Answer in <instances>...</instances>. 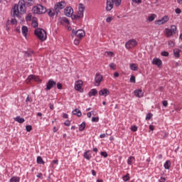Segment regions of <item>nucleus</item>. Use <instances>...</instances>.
<instances>
[{
    "instance_id": "nucleus-1",
    "label": "nucleus",
    "mask_w": 182,
    "mask_h": 182,
    "mask_svg": "<svg viewBox=\"0 0 182 182\" xmlns=\"http://www.w3.org/2000/svg\"><path fill=\"white\" fill-rule=\"evenodd\" d=\"M26 4L22 0H20L18 4H15L13 8L12 14L14 18H18L19 13L21 14H26Z\"/></svg>"
},
{
    "instance_id": "nucleus-2",
    "label": "nucleus",
    "mask_w": 182,
    "mask_h": 182,
    "mask_svg": "<svg viewBox=\"0 0 182 182\" xmlns=\"http://www.w3.org/2000/svg\"><path fill=\"white\" fill-rule=\"evenodd\" d=\"M34 34L37 38L41 41V42H43L46 41L47 34L46 31H45L43 28H37L34 31Z\"/></svg>"
},
{
    "instance_id": "nucleus-3",
    "label": "nucleus",
    "mask_w": 182,
    "mask_h": 182,
    "mask_svg": "<svg viewBox=\"0 0 182 182\" xmlns=\"http://www.w3.org/2000/svg\"><path fill=\"white\" fill-rule=\"evenodd\" d=\"M46 7L43 6L42 4H38L34 6L32 9V12L36 15H42V14H46Z\"/></svg>"
},
{
    "instance_id": "nucleus-4",
    "label": "nucleus",
    "mask_w": 182,
    "mask_h": 182,
    "mask_svg": "<svg viewBox=\"0 0 182 182\" xmlns=\"http://www.w3.org/2000/svg\"><path fill=\"white\" fill-rule=\"evenodd\" d=\"M177 33V27L175 25L171 26V28H165V36L166 38H171L173 35Z\"/></svg>"
},
{
    "instance_id": "nucleus-5",
    "label": "nucleus",
    "mask_w": 182,
    "mask_h": 182,
    "mask_svg": "<svg viewBox=\"0 0 182 182\" xmlns=\"http://www.w3.org/2000/svg\"><path fill=\"white\" fill-rule=\"evenodd\" d=\"M78 12L77 15H73L72 19H82L83 18V13L85 12V6L82 4H79Z\"/></svg>"
},
{
    "instance_id": "nucleus-6",
    "label": "nucleus",
    "mask_w": 182,
    "mask_h": 182,
    "mask_svg": "<svg viewBox=\"0 0 182 182\" xmlns=\"http://www.w3.org/2000/svg\"><path fill=\"white\" fill-rule=\"evenodd\" d=\"M137 46V41L136 39H131L125 43V48L127 49H132Z\"/></svg>"
},
{
    "instance_id": "nucleus-7",
    "label": "nucleus",
    "mask_w": 182,
    "mask_h": 182,
    "mask_svg": "<svg viewBox=\"0 0 182 182\" xmlns=\"http://www.w3.org/2000/svg\"><path fill=\"white\" fill-rule=\"evenodd\" d=\"M65 6H66V2L65 1H60L57 3L55 6H54V9L55 11V14H57V15L59 14V11L60 9H63V8H65Z\"/></svg>"
},
{
    "instance_id": "nucleus-8",
    "label": "nucleus",
    "mask_w": 182,
    "mask_h": 182,
    "mask_svg": "<svg viewBox=\"0 0 182 182\" xmlns=\"http://www.w3.org/2000/svg\"><path fill=\"white\" fill-rule=\"evenodd\" d=\"M53 87H56V81H54L53 80H49L46 83V87L45 88V90L48 92L51 89H53Z\"/></svg>"
},
{
    "instance_id": "nucleus-9",
    "label": "nucleus",
    "mask_w": 182,
    "mask_h": 182,
    "mask_svg": "<svg viewBox=\"0 0 182 182\" xmlns=\"http://www.w3.org/2000/svg\"><path fill=\"white\" fill-rule=\"evenodd\" d=\"M82 86H83V81L79 80L77 82H75V89L77 92H80V93H83V88H82Z\"/></svg>"
},
{
    "instance_id": "nucleus-10",
    "label": "nucleus",
    "mask_w": 182,
    "mask_h": 182,
    "mask_svg": "<svg viewBox=\"0 0 182 182\" xmlns=\"http://www.w3.org/2000/svg\"><path fill=\"white\" fill-rule=\"evenodd\" d=\"M170 21V17L168 16H164L162 19H159L155 21V25H164V23Z\"/></svg>"
},
{
    "instance_id": "nucleus-11",
    "label": "nucleus",
    "mask_w": 182,
    "mask_h": 182,
    "mask_svg": "<svg viewBox=\"0 0 182 182\" xmlns=\"http://www.w3.org/2000/svg\"><path fill=\"white\" fill-rule=\"evenodd\" d=\"M73 33H74V35H75V36H77V38H79L80 39H82V38H83V36H85V31L82 29L77 31H75V29H73Z\"/></svg>"
},
{
    "instance_id": "nucleus-12",
    "label": "nucleus",
    "mask_w": 182,
    "mask_h": 182,
    "mask_svg": "<svg viewBox=\"0 0 182 182\" xmlns=\"http://www.w3.org/2000/svg\"><path fill=\"white\" fill-rule=\"evenodd\" d=\"M65 16L72 17L73 16V9L71 6L66 7L64 10Z\"/></svg>"
},
{
    "instance_id": "nucleus-13",
    "label": "nucleus",
    "mask_w": 182,
    "mask_h": 182,
    "mask_svg": "<svg viewBox=\"0 0 182 182\" xmlns=\"http://www.w3.org/2000/svg\"><path fill=\"white\" fill-rule=\"evenodd\" d=\"M102 79H103V76L100 74H96L95 75V86H99L100 85V82H102Z\"/></svg>"
},
{
    "instance_id": "nucleus-14",
    "label": "nucleus",
    "mask_w": 182,
    "mask_h": 182,
    "mask_svg": "<svg viewBox=\"0 0 182 182\" xmlns=\"http://www.w3.org/2000/svg\"><path fill=\"white\" fill-rule=\"evenodd\" d=\"M152 65H156L158 68H161V65H163V61L161 60L160 58H154L152 60Z\"/></svg>"
},
{
    "instance_id": "nucleus-15",
    "label": "nucleus",
    "mask_w": 182,
    "mask_h": 182,
    "mask_svg": "<svg viewBox=\"0 0 182 182\" xmlns=\"http://www.w3.org/2000/svg\"><path fill=\"white\" fill-rule=\"evenodd\" d=\"M134 96H136V97H143V96H144V92H143V90L141 89H138V90H135L134 91Z\"/></svg>"
},
{
    "instance_id": "nucleus-16",
    "label": "nucleus",
    "mask_w": 182,
    "mask_h": 182,
    "mask_svg": "<svg viewBox=\"0 0 182 182\" xmlns=\"http://www.w3.org/2000/svg\"><path fill=\"white\" fill-rule=\"evenodd\" d=\"M99 95L100 96H105V97H106V96L110 95V91H109V89L103 88L101 90H100Z\"/></svg>"
},
{
    "instance_id": "nucleus-17",
    "label": "nucleus",
    "mask_w": 182,
    "mask_h": 182,
    "mask_svg": "<svg viewBox=\"0 0 182 182\" xmlns=\"http://www.w3.org/2000/svg\"><path fill=\"white\" fill-rule=\"evenodd\" d=\"M114 4L113 0H107V11H112V9H113Z\"/></svg>"
},
{
    "instance_id": "nucleus-18",
    "label": "nucleus",
    "mask_w": 182,
    "mask_h": 182,
    "mask_svg": "<svg viewBox=\"0 0 182 182\" xmlns=\"http://www.w3.org/2000/svg\"><path fill=\"white\" fill-rule=\"evenodd\" d=\"M21 32L23 33V36H25V38H26V36H28V26H23L21 28Z\"/></svg>"
},
{
    "instance_id": "nucleus-19",
    "label": "nucleus",
    "mask_w": 182,
    "mask_h": 182,
    "mask_svg": "<svg viewBox=\"0 0 182 182\" xmlns=\"http://www.w3.org/2000/svg\"><path fill=\"white\" fill-rule=\"evenodd\" d=\"M97 95V90L93 88L90 90V91L88 92L89 97H92V96H96Z\"/></svg>"
},
{
    "instance_id": "nucleus-20",
    "label": "nucleus",
    "mask_w": 182,
    "mask_h": 182,
    "mask_svg": "<svg viewBox=\"0 0 182 182\" xmlns=\"http://www.w3.org/2000/svg\"><path fill=\"white\" fill-rule=\"evenodd\" d=\"M26 4V6H32L35 4V0H22Z\"/></svg>"
},
{
    "instance_id": "nucleus-21",
    "label": "nucleus",
    "mask_w": 182,
    "mask_h": 182,
    "mask_svg": "<svg viewBox=\"0 0 182 182\" xmlns=\"http://www.w3.org/2000/svg\"><path fill=\"white\" fill-rule=\"evenodd\" d=\"M164 167L166 170H170V167H171V161H166L164 165Z\"/></svg>"
},
{
    "instance_id": "nucleus-22",
    "label": "nucleus",
    "mask_w": 182,
    "mask_h": 182,
    "mask_svg": "<svg viewBox=\"0 0 182 182\" xmlns=\"http://www.w3.org/2000/svg\"><path fill=\"white\" fill-rule=\"evenodd\" d=\"M73 114L75 116H77V117H80L82 116V112L79 110V109H75L73 110Z\"/></svg>"
},
{
    "instance_id": "nucleus-23",
    "label": "nucleus",
    "mask_w": 182,
    "mask_h": 182,
    "mask_svg": "<svg viewBox=\"0 0 182 182\" xmlns=\"http://www.w3.org/2000/svg\"><path fill=\"white\" fill-rule=\"evenodd\" d=\"M89 153H90V151H87L83 154V157L86 159V160H90L92 159V155L89 154Z\"/></svg>"
},
{
    "instance_id": "nucleus-24",
    "label": "nucleus",
    "mask_w": 182,
    "mask_h": 182,
    "mask_svg": "<svg viewBox=\"0 0 182 182\" xmlns=\"http://www.w3.org/2000/svg\"><path fill=\"white\" fill-rule=\"evenodd\" d=\"M15 122H17L18 123L22 124L25 122V119L20 117L19 116L14 118Z\"/></svg>"
},
{
    "instance_id": "nucleus-25",
    "label": "nucleus",
    "mask_w": 182,
    "mask_h": 182,
    "mask_svg": "<svg viewBox=\"0 0 182 182\" xmlns=\"http://www.w3.org/2000/svg\"><path fill=\"white\" fill-rule=\"evenodd\" d=\"M55 9H50L48 11V16H50V18H53V16H55Z\"/></svg>"
},
{
    "instance_id": "nucleus-26",
    "label": "nucleus",
    "mask_w": 182,
    "mask_h": 182,
    "mask_svg": "<svg viewBox=\"0 0 182 182\" xmlns=\"http://www.w3.org/2000/svg\"><path fill=\"white\" fill-rule=\"evenodd\" d=\"M180 52H181V50H180V49L176 48L173 50V55L175 57H176L177 58H180Z\"/></svg>"
},
{
    "instance_id": "nucleus-27",
    "label": "nucleus",
    "mask_w": 182,
    "mask_h": 182,
    "mask_svg": "<svg viewBox=\"0 0 182 182\" xmlns=\"http://www.w3.org/2000/svg\"><path fill=\"white\" fill-rule=\"evenodd\" d=\"M129 68H130L131 70H134L135 72L139 70V67H137V65H136L134 63L130 64Z\"/></svg>"
},
{
    "instance_id": "nucleus-28",
    "label": "nucleus",
    "mask_w": 182,
    "mask_h": 182,
    "mask_svg": "<svg viewBox=\"0 0 182 182\" xmlns=\"http://www.w3.org/2000/svg\"><path fill=\"white\" fill-rule=\"evenodd\" d=\"M133 161H136L134 156H130L128 158L127 164H129V166H132L133 164Z\"/></svg>"
},
{
    "instance_id": "nucleus-29",
    "label": "nucleus",
    "mask_w": 182,
    "mask_h": 182,
    "mask_svg": "<svg viewBox=\"0 0 182 182\" xmlns=\"http://www.w3.org/2000/svg\"><path fill=\"white\" fill-rule=\"evenodd\" d=\"M24 53V56H26V58H31V56L33 55V50H27L25 51Z\"/></svg>"
},
{
    "instance_id": "nucleus-30",
    "label": "nucleus",
    "mask_w": 182,
    "mask_h": 182,
    "mask_svg": "<svg viewBox=\"0 0 182 182\" xmlns=\"http://www.w3.org/2000/svg\"><path fill=\"white\" fill-rule=\"evenodd\" d=\"M19 181H21V178L18 176H13L10 179V182H19Z\"/></svg>"
},
{
    "instance_id": "nucleus-31",
    "label": "nucleus",
    "mask_w": 182,
    "mask_h": 182,
    "mask_svg": "<svg viewBox=\"0 0 182 182\" xmlns=\"http://www.w3.org/2000/svg\"><path fill=\"white\" fill-rule=\"evenodd\" d=\"M156 18H157V16L156 14H151V16H149L148 17V21L149 22H153V21H154V19H156Z\"/></svg>"
},
{
    "instance_id": "nucleus-32",
    "label": "nucleus",
    "mask_w": 182,
    "mask_h": 182,
    "mask_svg": "<svg viewBox=\"0 0 182 182\" xmlns=\"http://www.w3.org/2000/svg\"><path fill=\"white\" fill-rule=\"evenodd\" d=\"M86 127V122H82L80 126H79V131L80 132H83L85 130V128Z\"/></svg>"
},
{
    "instance_id": "nucleus-33",
    "label": "nucleus",
    "mask_w": 182,
    "mask_h": 182,
    "mask_svg": "<svg viewBox=\"0 0 182 182\" xmlns=\"http://www.w3.org/2000/svg\"><path fill=\"white\" fill-rule=\"evenodd\" d=\"M37 163L38 164H45V161H43V159L41 156L37 157Z\"/></svg>"
},
{
    "instance_id": "nucleus-34",
    "label": "nucleus",
    "mask_w": 182,
    "mask_h": 182,
    "mask_svg": "<svg viewBox=\"0 0 182 182\" xmlns=\"http://www.w3.org/2000/svg\"><path fill=\"white\" fill-rule=\"evenodd\" d=\"M35 75H30L28 76V78L26 80L27 83H29L31 80H34Z\"/></svg>"
},
{
    "instance_id": "nucleus-35",
    "label": "nucleus",
    "mask_w": 182,
    "mask_h": 182,
    "mask_svg": "<svg viewBox=\"0 0 182 182\" xmlns=\"http://www.w3.org/2000/svg\"><path fill=\"white\" fill-rule=\"evenodd\" d=\"M122 180H124V181H129L130 180V174L127 173L125 176L122 177Z\"/></svg>"
},
{
    "instance_id": "nucleus-36",
    "label": "nucleus",
    "mask_w": 182,
    "mask_h": 182,
    "mask_svg": "<svg viewBox=\"0 0 182 182\" xmlns=\"http://www.w3.org/2000/svg\"><path fill=\"white\" fill-rule=\"evenodd\" d=\"M112 2L115 4V6H120L122 0H112Z\"/></svg>"
},
{
    "instance_id": "nucleus-37",
    "label": "nucleus",
    "mask_w": 182,
    "mask_h": 182,
    "mask_svg": "<svg viewBox=\"0 0 182 182\" xmlns=\"http://www.w3.org/2000/svg\"><path fill=\"white\" fill-rule=\"evenodd\" d=\"M151 117H153V114H151V112H149L146 114V120H150Z\"/></svg>"
},
{
    "instance_id": "nucleus-38",
    "label": "nucleus",
    "mask_w": 182,
    "mask_h": 182,
    "mask_svg": "<svg viewBox=\"0 0 182 182\" xmlns=\"http://www.w3.org/2000/svg\"><path fill=\"white\" fill-rule=\"evenodd\" d=\"M161 56H165V58H167V57H168L170 53H168V52H167V51H162L161 53Z\"/></svg>"
},
{
    "instance_id": "nucleus-39",
    "label": "nucleus",
    "mask_w": 182,
    "mask_h": 182,
    "mask_svg": "<svg viewBox=\"0 0 182 182\" xmlns=\"http://www.w3.org/2000/svg\"><path fill=\"white\" fill-rule=\"evenodd\" d=\"M92 122L93 123H97V122H99V117H93L92 118Z\"/></svg>"
},
{
    "instance_id": "nucleus-40",
    "label": "nucleus",
    "mask_w": 182,
    "mask_h": 182,
    "mask_svg": "<svg viewBox=\"0 0 182 182\" xmlns=\"http://www.w3.org/2000/svg\"><path fill=\"white\" fill-rule=\"evenodd\" d=\"M81 40L82 39H80V38H75L74 40V45H76V46L79 45V43H80Z\"/></svg>"
},
{
    "instance_id": "nucleus-41",
    "label": "nucleus",
    "mask_w": 182,
    "mask_h": 182,
    "mask_svg": "<svg viewBox=\"0 0 182 182\" xmlns=\"http://www.w3.org/2000/svg\"><path fill=\"white\" fill-rule=\"evenodd\" d=\"M129 80L131 83H136V77H134V75H132Z\"/></svg>"
},
{
    "instance_id": "nucleus-42",
    "label": "nucleus",
    "mask_w": 182,
    "mask_h": 182,
    "mask_svg": "<svg viewBox=\"0 0 182 182\" xmlns=\"http://www.w3.org/2000/svg\"><path fill=\"white\" fill-rule=\"evenodd\" d=\"M110 69H112L113 70H116V65L114 63H112L109 64Z\"/></svg>"
},
{
    "instance_id": "nucleus-43",
    "label": "nucleus",
    "mask_w": 182,
    "mask_h": 182,
    "mask_svg": "<svg viewBox=\"0 0 182 182\" xmlns=\"http://www.w3.org/2000/svg\"><path fill=\"white\" fill-rule=\"evenodd\" d=\"M11 23L12 25H16V23H18V21H16V18H12V19L11 20Z\"/></svg>"
},
{
    "instance_id": "nucleus-44",
    "label": "nucleus",
    "mask_w": 182,
    "mask_h": 182,
    "mask_svg": "<svg viewBox=\"0 0 182 182\" xmlns=\"http://www.w3.org/2000/svg\"><path fill=\"white\" fill-rule=\"evenodd\" d=\"M63 22H64L65 23H67L68 25H69V23H70L69 19H68V18H66V17L63 18Z\"/></svg>"
},
{
    "instance_id": "nucleus-45",
    "label": "nucleus",
    "mask_w": 182,
    "mask_h": 182,
    "mask_svg": "<svg viewBox=\"0 0 182 182\" xmlns=\"http://www.w3.org/2000/svg\"><path fill=\"white\" fill-rule=\"evenodd\" d=\"M28 102H30V103H32V99L31 98V97H29V95H28L26 99V103H28Z\"/></svg>"
},
{
    "instance_id": "nucleus-46",
    "label": "nucleus",
    "mask_w": 182,
    "mask_h": 182,
    "mask_svg": "<svg viewBox=\"0 0 182 182\" xmlns=\"http://www.w3.org/2000/svg\"><path fill=\"white\" fill-rule=\"evenodd\" d=\"M26 132H31L32 130V127L31 125H27L26 127Z\"/></svg>"
},
{
    "instance_id": "nucleus-47",
    "label": "nucleus",
    "mask_w": 182,
    "mask_h": 182,
    "mask_svg": "<svg viewBox=\"0 0 182 182\" xmlns=\"http://www.w3.org/2000/svg\"><path fill=\"white\" fill-rule=\"evenodd\" d=\"M101 156H102V157H105V159H106V157H107V152L106 151H102L101 152Z\"/></svg>"
},
{
    "instance_id": "nucleus-48",
    "label": "nucleus",
    "mask_w": 182,
    "mask_h": 182,
    "mask_svg": "<svg viewBox=\"0 0 182 182\" xmlns=\"http://www.w3.org/2000/svg\"><path fill=\"white\" fill-rule=\"evenodd\" d=\"M132 132H137V127L136 126H132L131 127Z\"/></svg>"
},
{
    "instance_id": "nucleus-49",
    "label": "nucleus",
    "mask_w": 182,
    "mask_h": 182,
    "mask_svg": "<svg viewBox=\"0 0 182 182\" xmlns=\"http://www.w3.org/2000/svg\"><path fill=\"white\" fill-rule=\"evenodd\" d=\"M105 55H107V56H113L114 53L112 51H107L105 53Z\"/></svg>"
},
{
    "instance_id": "nucleus-50",
    "label": "nucleus",
    "mask_w": 182,
    "mask_h": 182,
    "mask_svg": "<svg viewBox=\"0 0 182 182\" xmlns=\"http://www.w3.org/2000/svg\"><path fill=\"white\" fill-rule=\"evenodd\" d=\"M31 25H32L33 28H38V24L36 21H33Z\"/></svg>"
},
{
    "instance_id": "nucleus-51",
    "label": "nucleus",
    "mask_w": 182,
    "mask_h": 182,
    "mask_svg": "<svg viewBox=\"0 0 182 182\" xmlns=\"http://www.w3.org/2000/svg\"><path fill=\"white\" fill-rule=\"evenodd\" d=\"M95 161L97 163H100V161H102V159L100 158V156H96Z\"/></svg>"
},
{
    "instance_id": "nucleus-52",
    "label": "nucleus",
    "mask_w": 182,
    "mask_h": 182,
    "mask_svg": "<svg viewBox=\"0 0 182 182\" xmlns=\"http://www.w3.org/2000/svg\"><path fill=\"white\" fill-rule=\"evenodd\" d=\"M163 106H164V107H167L168 102H167V100H164L162 102Z\"/></svg>"
},
{
    "instance_id": "nucleus-53",
    "label": "nucleus",
    "mask_w": 182,
    "mask_h": 182,
    "mask_svg": "<svg viewBox=\"0 0 182 182\" xmlns=\"http://www.w3.org/2000/svg\"><path fill=\"white\" fill-rule=\"evenodd\" d=\"M62 87H63L62 83L58 82L57 84V88L59 89V90H62Z\"/></svg>"
},
{
    "instance_id": "nucleus-54",
    "label": "nucleus",
    "mask_w": 182,
    "mask_h": 182,
    "mask_svg": "<svg viewBox=\"0 0 182 182\" xmlns=\"http://www.w3.org/2000/svg\"><path fill=\"white\" fill-rule=\"evenodd\" d=\"M113 19V18L112 17H107V19H106V21L108 23H110L112 22V20Z\"/></svg>"
},
{
    "instance_id": "nucleus-55",
    "label": "nucleus",
    "mask_w": 182,
    "mask_h": 182,
    "mask_svg": "<svg viewBox=\"0 0 182 182\" xmlns=\"http://www.w3.org/2000/svg\"><path fill=\"white\" fill-rule=\"evenodd\" d=\"M64 124H65V126H70V121L66 120V121L64 122Z\"/></svg>"
},
{
    "instance_id": "nucleus-56",
    "label": "nucleus",
    "mask_w": 182,
    "mask_h": 182,
    "mask_svg": "<svg viewBox=\"0 0 182 182\" xmlns=\"http://www.w3.org/2000/svg\"><path fill=\"white\" fill-rule=\"evenodd\" d=\"M134 4H141V0H132Z\"/></svg>"
},
{
    "instance_id": "nucleus-57",
    "label": "nucleus",
    "mask_w": 182,
    "mask_h": 182,
    "mask_svg": "<svg viewBox=\"0 0 182 182\" xmlns=\"http://www.w3.org/2000/svg\"><path fill=\"white\" fill-rule=\"evenodd\" d=\"M49 107H50V110H53V109L55 108V106L53 105V104L50 103L49 104Z\"/></svg>"
},
{
    "instance_id": "nucleus-58",
    "label": "nucleus",
    "mask_w": 182,
    "mask_h": 182,
    "mask_svg": "<svg viewBox=\"0 0 182 182\" xmlns=\"http://www.w3.org/2000/svg\"><path fill=\"white\" fill-rule=\"evenodd\" d=\"M175 12H176V14H178L181 12V9L177 8V9H175Z\"/></svg>"
},
{
    "instance_id": "nucleus-59",
    "label": "nucleus",
    "mask_w": 182,
    "mask_h": 182,
    "mask_svg": "<svg viewBox=\"0 0 182 182\" xmlns=\"http://www.w3.org/2000/svg\"><path fill=\"white\" fill-rule=\"evenodd\" d=\"M53 164H59V161L58 159L53 160L52 162Z\"/></svg>"
},
{
    "instance_id": "nucleus-60",
    "label": "nucleus",
    "mask_w": 182,
    "mask_h": 182,
    "mask_svg": "<svg viewBox=\"0 0 182 182\" xmlns=\"http://www.w3.org/2000/svg\"><path fill=\"white\" fill-rule=\"evenodd\" d=\"M63 119H68L69 117H68V114L64 113V114H63Z\"/></svg>"
},
{
    "instance_id": "nucleus-61",
    "label": "nucleus",
    "mask_w": 182,
    "mask_h": 182,
    "mask_svg": "<svg viewBox=\"0 0 182 182\" xmlns=\"http://www.w3.org/2000/svg\"><path fill=\"white\" fill-rule=\"evenodd\" d=\"M37 177L38 178H43V176L41 173L37 175Z\"/></svg>"
},
{
    "instance_id": "nucleus-62",
    "label": "nucleus",
    "mask_w": 182,
    "mask_h": 182,
    "mask_svg": "<svg viewBox=\"0 0 182 182\" xmlns=\"http://www.w3.org/2000/svg\"><path fill=\"white\" fill-rule=\"evenodd\" d=\"M168 46H174V42H173V41H168Z\"/></svg>"
},
{
    "instance_id": "nucleus-63",
    "label": "nucleus",
    "mask_w": 182,
    "mask_h": 182,
    "mask_svg": "<svg viewBox=\"0 0 182 182\" xmlns=\"http://www.w3.org/2000/svg\"><path fill=\"white\" fill-rule=\"evenodd\" d=\"M87 117H89V118H90V117H92V112H87Z\"/></svg>"
},
{
    "instance_id": "nucleus-64",
    "label": "nucleus",
    "mask_w": 182,
    "mask_h": 182,
    "mask_svg": "<svg viewBox=\"0 0 182 182\" xmlns=\"http://www.w3.org/2000/svg\"><path fill=\"white\" fill-rule=\"evenodd\" d=\"M149 129L151 130V131L154 130V126L149 125Z\"/></svg>"
}]
</instances>
